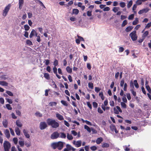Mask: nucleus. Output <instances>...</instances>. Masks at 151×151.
Masks as SVG:
<instances>
[{
  "mask_svg": "<svg viewBox=\"0 0 151 151\" xmlns=\"http://www.w3.org/2000/svg\"><path fill=\"white\" fill-rule=\"evenodd\" d=\"M4 134L6 135V137L7 138H9L10 137V134L9 131L8 129H6L5 130Z\"/></svg>",
  "mask_w": 151,
  "mask_h": 151,
  "instance_id": "ddd939ff",
  "label": "nucleus"
},
{
  "mask_svg": "<svg viewBox=\"0 0 151 151\" xmlns=\"http://www.w3.org/2000/svg\"><path fill=\"white\" fill-rule=\"evenodd\" d=\"M151 26V22L149 23H148L147 25L145 26V29L148 28L150 27Z\"/></svg>",
  "mask_w": 151,
  "mask_h": 151,
  "instance_id": "e2e57ef3",
  "label": "nucleus"
},
{
  "mask_svg": "<svg viewBox=\"0 0 151 151\" xmlns=\"http://www.w3.org/2000/svg\"><path fill=\"white\" fill-rule=\"evenodd\" d=\"M84 128L85 129H86L88 132L90 133L91 132V129L90 127L87 125H85L84 126Z\"/></svg>",
  "mask_w": 151,
  "mask_h": 151,
  "instance_id": "cd10ccee",
  "label": "nucleus"
},
{
  "mask_svg": "<svg viewBox=\"0 0 151 151\" xmlns=\"http://www.w3.org/2000/svg\"><path fill=\"white\" fill-rule=\"evenodd\" d=\"M47 127L46 123L45 122H41L40 124V128L41 130H43Z\"/></svg>",
  "mask_w": 151,
  "mask_h": 151,
  "instance_id": "0eeeda50",
  "label": "nucleus"
},
{
  "mask_svg": "<svg viewBox=\"0 0 151 151\" xmlns=\"http://www.w3.org/2000/svg\"><path fill=\"white\" fill-rule=\"evenodd\" d=\"M101 146L103 148H108L109 147V145L107 143L105 142L102 144Z\"/></svg>",
  "mask_w": 151,
  "mask_h": 151,
  "instance_id": "393cba45",
  "label": "nucleus"
},
{
  "mask_svg": "<svg viewBox=\"0 0 151 151\" xmlns=\"http://www.w3.org/2000/svg\"><path fill=\"white\" fill-rule=\"evenodd\" d=\"M88 86L89 88L93 89V83L92 82L89 83H88Z\"/></svg>",
  "mask_w": 151,
  "mask_h": 151,
  "instance_id": "c9c22d12",
  "label": "nucleus"
},
{
  "mask_svg": "<svg viewBox=\"0 0 151 151\" xmlns=\"http://www.w3.org/2000/svg\"><path fill=\"white\" fill-rule=\"evenodd\" d=\"M8 83L4 81H0V85L3 86H7Z\"/></svg>",
  "mask_w": 151,
  "mask_h": 151,
  "instance_id": "a211bd4d",
  "label": "nucleus"
},
{
  "mask_svg": "<svg viewBox=\"0 0 151 151\" xmlns=\"http://www.w3.org/2000/svg\"><path fill=\"white\" fill-rule=\"evenodd\" d=\"M47 122L49 126H50L53 128H56L59 126V123L56 122L55 120L52 119H48L47 120Z\"/></svg>",
  "mask_w": 151,
  "mask_h": 151,
  "instance_id": "f257e3e1",
  "label": "nucleus"
},
{
  "mask_svg": "<svg viewBox=\"0 0 151 151\" xmlns=\"http://www.w3.org/2000/svg\"><path fill=\"white\" fill-rule=\"evenodd\" d=\"M81 143L82 142L81 140L78 141L76 142L74 140L73 142V144L77 147H81Z\"/></svg>",
  "mask_w": 151,
  "mask_h": 151,
  "instance_id": "6e6552de",
  "label": "nucleus"
},
{
  "mask_svg": "<svg viewBox=\"0 0 151 151\" xmlns=\"http://www.w3.org/2000/svg\"><path fill=\"white\" fill-rule=\"evenodd\" d=\"M101 90V89L98 87H95V91L96 93H98Z\"/></svg>",
  "mask_w": 151,
  "mask_h": 151,
  "instance_id": "bf43d9fd",
  "label": "nucleus"
},
{
  "mask_svg": "<svg viewBox=\"0 0 151 151\" xmlns=\"http://www.w3.org/2000/svg\"><path fill=\"white\" fill-rule=\"evenodd\" d=\"M92 151H95L97 149V147L95 146H93L90 147Z\"/></svg>",
  "mask_w": 151,
  "mask_h": 151,
  "instance_id": "5fc2aeb1",
  "label": "nucleus"
},
{
  "mask_svg": "<svg viewBox=\"0 0 151 151\" xmlns=\"http://www.w3.org/2000/svg\"><path fill=\"white\" fill-rule=\"evenodd\" d=\"M60 102L64 106H68V104L66 101L64 100H61Z\"/></svg>",
  "mask_w": 151,
  "mask_h": 151,
  "instance_id": "2f4dec72",
  "label": "nucleus"
},
{
  "mask_svg": "<svg viewBox=\"0 0 151 151\" xmlns=\"http://www.w3.org/2000/svg\"><path fill=\"white\" fill-rule=\"evenodd\" d=\"M53 72L54 74H56L57 73V68L56 67L54 66L53 68Z\"/></svg>",
  "mask_w": 151,
  "mask_h": 151,
  "instance_id": "6e6d98bb",
  "label": "nucleus"
},
{
  "mask_svg": "<svg viewBox=\"0 0 151 151\" xmlns=\"http://www.w3.org/2000/svg\"><path fill=\"white\" fill-rule=\"evenodd\" d=\"M119 4L120 6L122 8L126 6L125 3L124 2H121Z\"/></svg>",
  "mask_w": 151,
  "mask_h": 151,
  "instance_id": "603ef678",
  "label": "nucleus"
},
{
  "mask_svg": "<svg viewBox=\"0 0 151 151\" xmlns=\"http://www.w3.org/2000/svg\"><path fill=\"white\" fill-rule=\"evenodd\" d=\"M15 131L17 135L19 136L20 134V131L18 127H16L15 128Z\"/></svg>",
  "mask_w": 151,
  "mask_h": 151,
  "instance_id": "dca6fc26",
  "label": "nucleus"
},
{
  "mask_svg": "<svg viewBox=\"0 0 151 151\" xmlns=\"http://www.w3.org/2000/svg\"><path fill=\"white\" fill-rule=\"evenodd\" d=\"M27 44L29 46H31L33 45V43L30 40H26Z\"/></svg>",
  "mask_w": 151,
  "mask_h": 151,
  "instance_id": "473e14b6",
  "label": "nucleus"
},
{
  "mask_svg": "<svg viewBox=\"0 0 151 151\" xmlns=\"http://www.w3.org/2000/svg\"><path fill=\"white\" fill-rule=\"evenodd\" d=\"M79 12V10L77 9H73L72 11V14L77 15Z\"/></svg>",
  "mask_w": 151,
  "mask_h": 151,
  "instance_id": "6ab92c4d",
  "label": "nucleus"
},
{
  "mask_svg": "<svg viewBox=\"0 0 151 151\" xmlns=\"http://www.w3.org/2000/svg\"><path fill=\"white\" fill-rule=\"evenodd\" d=\"M127 20L126 19L124 20L122 24V27H124V26H125L126 24H127Z\"/></svg>",
  "mask_w": 151,
  "mask_h": 151,
  "instance_id": "e433bc0d",
  "label": "nucleus"
},
{
  "mask_svg": "<svg viewBox=\"0 0 151 151\" xmlns=\"http://www.w3.org/2000/svg\"><path fill=\"white\" fill-rule=\"evenodd\" d=\"M149 10L150 9L149 8H146L139 11L138 12V13L139 14H141L144 13H146L148 12Z\"/></svg>",
  "mask_w": 151,
  "mask_h": 151,
  "instance_id": "1a4fd4ad",
  "label": "nucleus"
},
{
  "mask_svg": "<svg viewBox=\"0 0 151 151\" xmlns=\"http://www.w3.org/2000/svg\"><path fill=\"white\" fill-rule=\"evenodd\" d=\"M125 96L126 95H124V96H123L122 98V101L124 103H127V100Z\"/></svg>",
  "mask_w": 151,
  "mask_h": 151,
  "instance_id": "864d4df0",
  "label": "nucleus"
},
{
  "mask_svg": "<svg viewBox=\"0 0 151 151\" xmlns=\"http://www.w3.org/2000/svg\"><path fill=\"white\" fill-rule=\"evenodd\" d=\"M51 146L54 150L57 148L58 150H60L63 148V142L59 141L57 142L52 143V144Z\"/></svg>",
  "mask_w": 151,
  "mask_h": 151,
  "instance_id": "f03ea898",
  "label": "nucleus"
},
{
  "mask_svg": "<svg viewBox=\"0 0 151 151\" xmlns=\"http://www.w3.org/2000/svg\"><path fill=\"white\" fill-rule=\"evenodd\" d=\"M24 27L25 30L26 31H28L30 28V27H29V26L27 24L25 25H24Z\"/></svg>",
  "mask_w": 151,
  "mask_h": 151,
  "instance_id": "79ce46f5",
  "label": "nucleus"
},
{
  "mask_svg": "<svg viewBox=\"0 0 151 151\" xmlns=\"http://www.w3.org/2000/svg\"><path fill=\"white\" fill-rule=\"evenodd\" d=\"M6 106L8 109L9 110H12V108L10 104H7L6 105Z\"/></svg>",
  "mask_w": 151,
  "mask_h": 151,
  "instance_id": "ea45409f",
  "label": "nucleus"
},
{
  "mask_svg": "<svg viewBox=\"0 0 151 151\" xmlns=\"http://www.w3.org/2000/svg\"><path fill=\"white\" fill-rule=\"evenodd\" d=\"M124 50V48L122 47H120L119 48V52H122Z\"/></svg>",
  "mask_w": 151,
  "mask_h": 151,
  "instance_id": "774afa93",
  "label": "nucleus"
},
{
  "mask_svg": "<svg viewBox=\"0 0 151 151\" xmlns=\"http://www.w3.org/2000/svg\"><path fill=\"white\" fill-rule=\"evenodd\" d=\"M87 104L88 107L90 108V109H92V107L91 106V105L90 104V103L89 102H87Z\"/></svg>",
  "mask_w": 151,
  "mask_h": 151,
  "instance_id": "69168bd1",
  "label": "nucleus"
},
{
  "mask_svg": "<svg viewBox=\"0 0 151 151\" xmlns=\"http://www.w3.org/2000/svg\"><path fill=\"white\" fill-rule=\"evenodd\" d=\"M119 9V7H114L112 11L115 13H116Z\"/></svg>",
  "mask_w": 151,
  "mask_h": 151,
  "instance_id": "c03bdc74",
  "label": "nucleus"
},
{
  "mask_svg": "<svg viewBox=\"0 0 151 151\" xmlns=\"http://www.w3.org/2000/svg\"><path fill=\"white\" fill-rule=\"evenodd\" d=\"M121 105L122 107L124 109H126V108L127 105L125 103H124L123 102H121Z\"/></svg>",
  "mask_w": 151,
  "mask_h": 151,
  "instance_id": "a18cd8bd",
  "label": "nucleus"
},
{
  "mask_svg": "<svg viewBox=\"0 0 151 151\" xmlns=\"http://www.w3.org/2000/svg\"><path fill=\"white\" fill-rule=\"evenodd\" d=\"M23 132L24 135L25 136L26 138H29L30 137L29 135V134L28 133L27 131H26L25 129H23Z\"/></svg>",
  "mask_w": 151,
  "mask_h": 151,
  "instance_id": "2eb2a0df",
  "label": "nucleus"
},
{
  "mask_svg": "<svg viewBox=\"0 0 151 151\" xmlns=\"http://www.w3.org/2000/svg\"><path fill=\"white\" fill-rule=\"evenodd\" d=\"M133 27L132 26H129L127 27L125 29L127 32H128L131 31L133 28Z\"/></svg>",
  "mask_w": 151,
  "mask_h": 151,
  "instance_id": "aec40b11",
  "label": "nucleus"
},
{
  "mask_svg": "<svg viewBox=\"0 0 151 151\" xmlns=\"http://www.w3.org/2000/svg\"><path fill=\"white\" fill-rule=\"evenodd\" d=\"M132 4V0L130 1L127 5V7L128 8H130Z\"/></svg>",
  "mask_w": 151,
  "mask_h": 151,
  "instance_id": "de8ad7c7",
  "label": "nucleus"
},
{
  "mask_svg": "<svg viewBox=\"0 0 151 151\" xmlns=\"http://www.w3.org/2000/svg\"><path fill=\"white\" fill-rule=\"evenodd\" d=\"M67 72L69 73H71L72 72V69L69 66H67L66 68Z\"/></svg>",
  "mask_w": 151,
  "mask_h": 151,
  "instance_id": "b1692460",
  "label": "nucleus"
},
{
  "mask_svg": "<svg viewBox=\"0 0 151 151\" xmlns=\"http://www.w3.org/2000/svg\"><path fill=\"white\" fill-rule=\"evenodd\" d=\"M5 99L7 101V102L10 104H12V101L11 99L6 98Z\"/></svg>",
  "mask_w": 151,
  "mask_h": 151,
  "instance_id": "4d7b16f0",
  "label": "nucleus"
},
{
  "mask_svg": "<svg viewBox=\"0 0 151 151\" xmlns=\"http://www.w3.org/2000/svg\"><path fill=\"white\" fill-rule=\"evenodd\" d=\"M149 35V32L147 31H146L144 32L142 35V37H143L145 39V38Z\"/></svg>",
  "mask_w": 151,
  "mask_h": 151,
  "instance_id": "412c9836",
  "label": "nucleus"
},
{
  "mask_svg": "<svg viewBox=\"0 0 151 151\" xmlns=\"http://www.w3.org/2000/svg\"><path fill=\"white\" fill-rule=\"evenodd\" d=\"M44 76L46 79L48 80L50 79V75L48 73H45L44 74Z\"/></svg>",
  "mask_w": 151,
  "mask_h": 151,
  "instance_id": "4be33fe9",
  "label": "nucleus"
},
{
  "mask_svg": "<svg viewBox=\"0 0 151 151\" xmlns=\"http://www.w3.org/2000/svg\"><path fill=\"white\" fill-rule=\"evenodd\" d=\"M59 134L57 132H53L51 135L50 138L52 139H55L59 137Z\"/></svg>",
  "mask_w": 151,
  "mask_h": 151,
  "instance_id": "423d86ee",
  "label": "nucleus"
},
{
  "mask_svg": "<svg viewBox=\"0 0 151 151\" xmlns=\"http://www.w3.org/2000/svg\"><path fill=\"white\" fill-rule=\"evenodd\" d=\"M58 64V60L56 59H55V61L54 62L53 65L55 66L56 67L57 66Z\"/></svg>",
  "mask_w": 151,
  "mask_h": 151,
  "instance_id": "052dcab7",
  "label": "nucleus"
},
{
  "mask_svg": "<svg viewBox=\"0 0 151 151\" xmlns=\"http://www.w3.org/2000/svg\"><path fill=\"white\" fill-rule=\"evenodd\" d=\"M16 125L19 127H21L22 126V124L20 122L19 120H17L16 122Z\"/></svg>",
  "mask_w": 151,
  "mask_h": 151,
  "instance_id": "f3484780",
  "label": "nucleus"
},
{
  "mask_svg": "<svg viewBox=\"0 0 151 151\" xmlns=\"http://www.w3.org/2000/svg\"><path fill=\"white\" fill-rule=\"evenodd\" d=\"M6 93L10 96H13V94L11 91H6Z\"/></svg>",
  "mask_w": 151,
  "mask_h": 151,
  "instance_id": "a19ab883",
  "label": "nucleus"
},
{
  "mask_svg": "<svg viewBox=\"0 0 151 151\" xmlns=\"http://www.w3.org/2000/svg\"><path fill=\"white\" fill-rule=\"evenodd\" d=\"M19 143L21 147H23L24 145V141L19 140Z\"/></svg>",
  "mask_w": 151,
  "mask_h": 151,
  "instance_id": "f704fd0d",
  "label": "nucleus"
},
{
  "mask_svg": "<svg viewBox=\"0 0 151 151\" xmlns=\"http://www.w3.org/2000/svg\"><path fill=\"white\" fill-rule=\"evenodd\" d=\"M142 2L141 0H137L136 2V3L137 5H139L142 4Z\"/></svg>",
  "mask_w": 151,
  "mask_h": 151,
  "instance_id": "680f3d73",
  "label": "nucleus"
},
{
  "mask_svg": "<svg viewBox=\"0 0 151 151\" xmlns=\"http://www.w3.org/2000/svg\"><path fill=\"white\" fill-rule=\"evenodd\" d=\"M129 36L133 41H135L137 39V36L136 34L135 31H134L131 32L129 34Z\"/></svg>",
  "mask_w": 151,
  "mask_h": 151,
  "instance_id": "39448f33",
  "label": "nucleus"
},
{
  "mask_svg": "<svg viewBox=\"0 0 151 151\" xmlns=\"http://www.w3.org/2000/svg\"><path fill=\"white\" fill-rule=\"evenodd\" d=\"M13 141L15 144H17L18 142V139L17 137H14L13 138Z\"/></svg>",
  "mask_w": 151,
  "mask_h": 151,
  "instance_id": "8fccbe9b",
  "label": "nucleus"
},
{
  "mask_svg": "<svg viewBox=\"0 0 151 151\" xmlns=\"http://www.w3.org/2000/svg\"><path fill=\"white\" fill-rule=\"evenodd\" d=\"M35 31L34 29H32L29 35L30 38H31L33 36L35 35Z\"/></svg>",
  "mask_w": 151,
  "mask_h": 151,
  "instance_id": "bb28decb",
  "label": "nucleus"
},
{
  "mask_svg": "<svg viewBox=\"0 0 151 151\" xmlns=\"http://www.w3.org/2000/svg\"><path fill=\"white\" fill-rule=\"evenodd\" d=\"M130 91H131L132 95L134 96H135L136 95L137 93L136 92L134 91L133 89H131L130 90Z\"/></svg>",
  "mask_w": 151,
  "mask_h": 151,
  "instance_id": "09e8293b",
  "label": "nucleus"
},
{
  "mask_svg": "<svg viewBox=\"0 0 151 151\" xmlns=\"http://www.w3.org/2000/svg\"><path fill=\"white\" fill-rule=\"evenodd\" d=\"M110 128L111 130L113 131L116 127L114 125L112 124H111L110 126Z\"/></svg>",
  "mask_w": 151,
  "mask_h": 151,
  "instance_id": "58836bf2",
  "label": "nucleus"
},
{
  "mask_svg": "<svg viewBox=\"0 0 151 151\" xmlns=\"http://www.w3.org/2000/svg\"><path fill=\"white\" fill-rule=\"evenodd\" d=\"M4 151H9L11 147V144L8 141H5L3 144Z\"/></svg>",
  "mask_w": 151,
  "mask_h": 151,
  "instance_id": "20e7f679",
  "label": "nucleus"
},
{
  "mask_svg": "<svg viewBox=\"0 0 151 151\" xmlns=\"http://www.w3.org/2000/svg\"><path fill=\"white\" fill-rule=\"evenodd\" d=\"M57 104V102H50L49 104V105L51 106H56Z\"/></svg>",
  "mask_w": 151,
  "mask_h": 151,
  "instance_id": "c756f323",
  "label": "nucleus"
},
{
  "mask_svg": "<svg viewBox=\"0 0 151 151\" xmlns=\"http://www.w3.org/2000/svg\"><path fill=\"white\" fill-rule=\"evenodd\" d=\"M146 88L149 93H151V89L150 86H146Z\"/></svg>",
  "mask_w": 151,
  "mask_h": 151,
  "instance_id": "37998d69",
  "label": "nucleus"
},
{
  "mask_svg": "<svg viewBox=\"0 0 151 151\" xmlns=\"http://www.w3.org/2000/svg\"><path fill=\"white\" fill-rule=\"evenodd\" d=\"M56 116L57 118L60 120H62L64 119L63 116L58 113L56 114Z\"/></svg>",
  "mask_w": 151,
  "mask_h": 151,
  "instance_id": "9d476101",
  "label": "nucleus"
},
{
  "mask_svg": "<svg viewBox=\"0 0 151 151\" xmlns=\"http://www.w3.org/2000/svg\"><path fill=\"white\" fill-rule=\"evenodd\" d=\"M60 136L59 137L62 138H65L66 137V135L63 132H60Z\"/></svg>",
  "mask_w": 151,
  "mask_h": 151,
  "instance_id": "a878e982",
  "label": "nucleus"
},
{
  "mask_svg": "<svg viewBox=\"0 0 151 151\" xmlns=\"http://www.w3.org/2000/svg\"><path fill=\"white\" fill-rule=\"evenodd\" d=\"M92 11H88L87 12V15L88 17L91 16L92 15Z\"/></svg>",
  "mask_w": 151,
  "mask_h": 151,
  "instance_id": "13d9d810",
  "label": "nucleus"
},
{
  "mask_svg": "<svg viewBox=\"0 0 151 151\" xmlns=\"http://www.w3.org/2000/svg\"><path fill=\"white\" fill-rule=\"evenodd\" d=\"M99 96L101 97V99L103 100L104 99V96L102 92H100L99 94Z\"/></svg>",
  "mask_w": 151,
  "mask_h": 151,
  "instance_id": "4c0bfd02",
  "label": "nucleus"
},
{
  "mask_svg": "<svg viewBox=\"0 0 151 151\" xmlns=\"http://www.w3.org/2000/svg\"><path fill=\"white\" fill-rule=\"evenodd\" d=\"M98 112L100 114H102L103 113V110L100 107L98 109Z\"/></svg>",
  "mask_w": 151,
  "mask_h": 151,
  "instance_id": "338daca9",
  "label": "nucleus"
},
{
  "mask_svg": "<svg viewBox=\"0 0 151 151\" xmlns=\"http://www.w3.org/2000/svg\"><path fill=\"white\" fill-rule=\"evenodd\" d=\"M103 141V138L101 137H100L98 138L96 140V142L97 144H99Z\"/></svg>",
  "mask_w": 151,
  "mask_h": 151,
  "instance_id": "4468645a",
  "label": "nucleus"
},
{
  "mask_svg": "<svg viewBox=\"0 0 151 151\" xmlns=\"http://www.w3.org/2000/svg\"><path fill=\"white\" fill-rule=\"evenodd\" d=\"M93 107L95 108H96L98 106V104L96 102H93Z\"/></svg>",
  "mask_w": 151,
  "mask_h": 151,
  "instance_id": "0e129e2a",
  "label": "nucleus"
},
{
  "mask_svg": "<svg viewBox=\"0 0 151 151\" xmlns=\"http://www.w3.org/2000/svg\"><path fill=\"white\" fill-rule=\"evenodd\" d=\"M11 4H9L5 7L3 11L2 15L3 16L5 17L7 15L11 8Z\"/></svg>",
  "mask_w": 151,
  "mask_h": 151,
  "instance_id": "7ed1b4c3",
  "label": "nucleus"
},
{
  "mask_svg": "<svg viewBox=\"0 0 151 151\" xmlns=\"http://www.w3.org/2000/svg\"><path fill=\"white\" fill-rule=\"evenodd\" d=\"M134 85L135 87L136 88H139V85L137 82V80H135L134 81Z\"/></svg>",
  "mask_w": 151,
  "mask_h": 151,
  "instance_id": "7c9ffc66",
  "label": "nucleus"
},
{
  "mask_svg": "<svg viewBox=\"0 0 151 151\" xmlns=\"http://www.w3.org/2000/svg\"><path fill=\"white\" fill-rule=\"evenodd\" d=\"M66 148H65L63 151H70L71 150L72 146L70 145L67 144L66 145Z\"/></svg>",
  "mask_w": 151,
  "mask_h": 151,
  "instance_id": "f8f14e48",
  "label": "nucleus"
},
{
  "mask_svg": "<svg viewBox=\"0 0 151 151\" xmlns=\"http://www.w3.org/2000/svg\"><path fill=\"white\" fill-rule=\"evenodd\" d=\"M2 124L4 127H7L8 124V122L7 120L6 119H5L4 120Z\"/></svg>",
  "mask_w": 151,
  "mask_h": 151,
  "instance_id": "5701e85b",
  "label": "nucleus"
},
{
  "mask_svg": "<svg viewBox=\"0 0 151 151\" xmlns=\"http://www.w3.org/2000/svg\"><path fill=\"white\" fill-rule=\"evenodd\" d=\"M134 17V15L133 14L130 15L128 17V19L129 20H132Z\"/></svg>",
  "mask_w": 151,
  "mask_h": 151,
  "instance_id": "3c124183",
  "label": "nucleus"
},
{
  "mask_svg": "<svg viewBox=\"0 0 151 151\" xmlns=\"http://www.w3.org/2000/svg\"><path fill=\"white\" fill-rule=\"evenodd\" d=\"M138 23V19L137 18H135V19L132 22V24L133 25H136Z\"/></svg>",
  "mask_w": 151,
  "mask_h": 151,
  "instance_id": "c85d7f7f",
  "label": "nucleus"
},
{
  "mask_svg": "<svg viewBox=\"0 0 151 151\" xmlns=\"http://www.w3.org/2000/svg\"><path fill=\"white\" fill-rule=\"evenodd\" d=\"M124 83V79H122L120 83V86L122 87H123Z\"/></svg>",
  "mask_w": 151,
  "mask_h": 151,
  "instance_id": "49530a36",
  "label": "nucleus"
},
{
  "mask_svg": "<svg viewBox=\"0 0 151 151\" xmlns=\"http://www.w3.org/2000/svg\"><path fill=\"white\" fill-rule=\"evenodd\" d=\"M67 138L69 140H71L73 139V137L72 135L69 133L67 134Z\"/></svg>",
  "mask_w": 151,
  "mask_h": 151,
  "instance_id": "72a5a7b5",
  "label": "nucleus"
},
{
  "mask_svg": "<svg viewBox=\"0 0 151 151\" xmlns=\"http://www.w3.org/2000/svg\"><path fill=\"white\" fill-rule=\"evenodd\" d=\"M24 3V0H19V8L20 9H22Z\"/></svg>",
  "mask_w": 151,
  "mask_h": 151,
  "instance_id": "9b49d317",
  "label": "nucleus"
}]
</instances>
